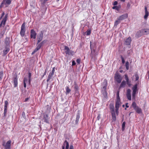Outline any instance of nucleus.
I'll return each instance as SVG.
<instances>
[{
	"label": "nucleus",
	"instance_id": "38",
	"mask_svg": "<svg viewBox=\"0 0 149 149\" xmlns=\"http://www.w3.org/2000/svg\"><path fill=\"white\" fill-rule=\"evenodd\" d=\"M127 99L130 100H131V94H127Z\"/></svg>",
	"mask_w": 149,
	"mask_h": 149
},
{
	"label": "nucleus",
	"instance_id": "27",
	"mask_svg": "<svg viewBox=\"0 0 149 149\" xmlns=\"http://www.w3.org/2000/svg\"><path fill=\"white\" fill-rule=\"evenodd\" d=\"M120 100H116V102L115 108H119Z\"/></svg>",
	"mask_w": 149,
	"mask_h": 149
},
{
	"label": "nucleus",
	"instance_id": "21",
	"mask_svg": "<svg viewBox=\"0 0 149 149\" xmlns=\"http://www.w3.org/2000/svg\"><path fill=\"white\" fill-rule=\"evenodd\" d=\"M10 43V38L8 37H6L5 40V44L6 46H9Z\"/></svg>",
	"mask_w": 149,
	"mask_h": 149
},
{
	"label": "nucleus",
	"instance_id": "19",
	"mask_svg": "<svg viewBox=\"0 0 149 149\" xmlns=\"http://www.w3.org/2000/svg\"><path fill=\"white\" fill-rule=\"evenodd\" d=\"M47 41L46 40H44L42 41L40 43H39L38 45L37 46L39 47L40 49L41 47L43 46V45Z\"/></svg>",
	"mask_w": 149,
	"mask_h": 149
},
{
	"label": "nucleus",
	"instance_id": "1",
	"mask_svg": "<svg viewBox=\"0 0 149 149\" xmlns=\"http://www.w3.org/2000/svg\"><path fill=\"white\" fill-rule=\"evenodd\" d=\"M101 86L102 88V93L104 97L105 98H107V93L106 91V90L107 86V80L106 79L104 80Z\"/></svg>",
	"mask_w": 149,
	"mask_h": 149
},
{
	"label": "nucleus",
	"instance_id": "28",
	"mask_svg": "<svg viewBox=\"0 0 149 149\" xmlns=\"http://www.w3.org/2000/svg\"><path fill=\"white\" fill-rule=\"evenodd\" d=\"M66 91L65 92V94L66 95L68 94L71 91L70 89L69 88V87L68 86L66 87Z\"/></svg>",
	"mask_w": 149,
	"mask_h": 149
},
{
	"label": "nucleus",
	"instance_id": "43",
	"mask_svg": "<svg viewBox=\"0 0 149 149\" xmlns=\"http://www.w3.org/2000/svg\"><path fill=\"white\" fill-rule=\"evenodd\" d=\"M4 4H5V3H4V1H3L0 5V8H1L3 7Z\"/></svg>",
	"mask_w": 149,
	"mask_h": 149
},
{
	"label": "nucleus",
	"instance_id": "59",
	"mask_svg": "<svg viewBox=\"0 0 149 149\" xmlns=\"http://www.w3.org/2000/svg\"><path fill=\"white\" fill-rule=\"evenodd\" d=\"M24 88H26V83L24 82Z\"/></svg>",
	"mask_w": 149,
	"mask_h": 149
},
{
	"label": "nucleus",
	"instance_id": "26",
	"mask_svg": "<svg viewBox=\"0 0 149 149\" xmlns=\"http://www.w3.org/2000/svg\"><path fill=\"white\" fill-rule=\"evenodd\" d=\"M111 115H112V118L113 120V121H115L116 120V114L115 112L112 113Z\"/></svg>",
	"mask_w": 149,
	"mask_h": 149
},
{
	"label": "nucleus",
	"instance_id": "64",
	"mask_svg": "<svg viewBox=\"0 0 149 149\" xmlns=\"http://www.w3.org/2000/svg\"><path fill=\"white\" fill-rule=\"evenodd\" d=\"M35 53V52L33 51L32 53V55H33Z\"/></svg>",
	"mask_w": 149,
	"mask_h": 149
},
{
	"label": "nucleus",
	"instance_id": "2",
	"mask_svg": "<svg viewBox=\"0 0 149 149\" xmlns=\"http://www.w3.org/2000/svg\"><path fill=\"white\" fill-rule=\"evenodd\" d=\"M95 45L94 43H92L91 42H90V47L91 50V56L92 58L95 60L96 58V57L98 55V53L96 52L95 50L93 49L94 46Z\"/></svg>",
	"mask_w": 149,
	"mask_h": 149
},
{
	"label": "nucleus",
	"instance_id": "55",
	"mask_svg": "<svg viewBox=\"0 0 149 149\" xmlns=\"http://www.w3.org/2000/svg\"><path fill=\"white\" fill-rule=\"evenodd\" d=\"M118 4V2L117 1H115L113 4V5L114 6H116Z\"/></svg>",
	"mask_w": 149,
	"mask_h": 149
},
{
	"label": "nucleus",
	"instance_id": "39",
	"mask_svg": "<svg viewBox=\"0 0 149 149\" xmlns=\"http://www.w3.org/2000/svg\"><path fill=\"white\" fill-rule=\"evenodd\" d=\"M135 81H137L139 79V76L137 73H135Z\"/></svg>",
	"mask_w": 149,
	"mask_h": 149
},
{
	"label": "nucleus",
	"instance_id": "11",
	"mask_svg": "<svg viewBox=\"0 0 149 149\" xmlns=\"http://www.w3.org/2000/svg\"><path fill=\"white\" fill-rule=\"evenodd\" d=\"M36 33L35 31L33 29H31V37L35 39L36 38Z\"/></svg>",
	"mask_w": 149,
	"mask_h": 149
},
{
	"label": "nucleus",
	"instance_id": "18",
	"mask_svg": "<svg viewBox=\"0 0 149 149\" xmlns=\"http://www.w3.org/2000/svg\"><path fill=\"white\" fill-rule=\"evenodd\" d=\"M132 41V39L130 37H128L125 41V44L127 45H130Z\"/></svg>",
	"mask_w": 149,
	"mask_h": 149
},
{
	"label": "nucleus",
	"instance_id": "22",
	"mask_svg": "<svg viewBox=\"0 0 149 149\" xmlns=\"http://www.w3.org/2000/svg\"><path fill=\"white\" fill-rule=\"evenodd\" d=\"M145 15L144 16V18L145 19H146L148 16V12L147 10V8L146 6H145Z\"/></svg>",
	"mask_w": 149,
	"mask_h": 149
},
{
	"label": "nucleus",
	"instance_id": "56",
	"mask_svg": "<svg viewBox=\"0 0 149 149\" xmlns=\"http://www.w3.org/2000/svg\"><path fill=\"white\" fill-rule=\"evenodd\" d=\"M69 149H74V147L73 145H70Z\"/></svg>",
	"mask_w": 149,
	"mask_h": 149
},
{
	"label": "nucleus",
	"instance_id": "29",
	"mask_svg": "<svg viewBox=\"0 0 149 149\" xmlns=\"http://www.w3.org/2000/svg\"><path fill=\"white\" fill-rule=\"evenodd\" d=\"M79 118L80 116L79 113H77L76 116V118L75 120V122L76 124H77L78 123Z\"/></svg>",
	"mask_w": 149,
	"mask_h": 149
},
{
	"label": "nucleus",
	"instance_id": "40",
	"mask_svg": "<svg viewBox=\"0 0 149 149\" xmlns=\"http://www.w3.org/2000/svg\"><path fill=\"white\" fill-rule=\"evenodd\" d=\"M24 82L25 83H29V81H28V79L26 78H24Z\"/></svg>",
	"mask_w": 149,
	"mask_h": 149
},
{
	"label": "nucleus",
	"instance_id": "46",
	"mask_svg": "<svg viewBox=\"0 0 149 149\" xmlns=\"http://www.w3.org/2000/svg\"><path fill=\"white\" fill-rule=\"evenodd\" d=\"M121 59H122V63L123 64V63H125V62L124 59L123 58V57L122 56H121Z\"/></svg>",
	"mask_w": 149,
	"mask_h": 149
},
{
	"label": "nucleus",
	"instance_id": "51",
	"mask_svg": "<svg viewBox=\"0 0 149 149\" xmlns=\"http://www.w3.org/2000/svg\"><path fill=\"white\" fill-rule=\"evenodd\" d=\"M81 61V59L79 58L77 59V62L78 64H79L80 63Z\"/></svg>",
	"mask_w": 149,
	"mask_h": 149
},
{
	"label": "nucleus",
	"instance_id": "45",
	"mask_svg": "<svg viewBox=\"0 0 149 149\" xmlns=\"http://www.w3.org/2000/svg\"><path fill=\"white\" fill-rule=\"evenodd\" d=\"M40 49V48H39L37 46L36 47V49L33 50L35 52H37L38 50H39Z\"/></svg>",
	"mask_w": 149,
	"mask_h": 149
},
{
	"label": "nucleus",
	"instance_id": "17",
	"mask_svg": "<svg viewBox=\"0 0 149 149\" xmlns=\"http://www.w3.org/2000/svg\"><path fill=\"white\" fill-rule=\"evenodd\" d=\"M140 32L143 34H149V29H142L140 30Z\"/></svg>",
	"mask_w": 149,
	"mask_h": 149
},
{
	"label": "nucleus",
	"instance_id": "35",
	"mask_svg": "<svg viewBox=\"0 0 149 149\" xmlns=\"http://www.w3.org/2000/svg\"><path fill=\"white\" fill-rule=\"evenodd\" d=\"M125 66L126 69L127 70H128L129 69V62L128 61H127L126 62Z\"/></svg>",
	"mask_w": 149,
	"mask_h": 149
},
{
	"label": "nucleus",
	"instance_id": "47",
	"mask_svg": "<svg viewBox=\"0 0 149 149\" xmlns=\"http://www.w3.org/2000/svg\"><path fill=\"white\" fill-rule=\"evenodd\" d=\"M119 108H116V112L117 115H118L119 113L118 111Z\"/></svg>",
	"mask_w": 149,
	"mask_h": 149
},
{
	"label": "nucleus",
	"instance_id": "8",
	"mask_svg": "<svg viewBox=\"0 0 149 149\" xmlns=\"http://www.w3.org/2000/svg\"><path fill=\"white\" fill-rule=\"evenodd\" d=\"M17 75L15 74L13 77L12 78V79L13 80V83L14 84V86L16 87L17 86L18 82H17Z\"/></svg>",
	"mask_w": 149,
	"mask_h": 149
},
{
	"label": "nucleus",
	"instance_id": "48",
	"mask_svg": "<svg viewBox=\"0 0 149 149\" xmlns=\"http://www.w3.org/2000/svg\"><path fill=\"white\" fill-rule=\"evenodd\" d=\"M125 79L126 80V81L129 80L127 75V74L125 75Z\"/></svg>",
	"mask_w": 149,
	"mask_h": 149
},
{
	"label": "nucleus",
	"instance_id": "57",
	"mask_svg": "<svg viewBox=\"0 0 149 149\" xmlns=\"http://www.w3.org/2000/svg\"><path fill=\"white\" fill-rule=\"evenodd\" d=\"M117 100H120L119 95L117 96Z\"/></svg>",
	"mask_w": 149,
	"mask_h": 149
},
{
	"label": "nucleus",
	"instance_id": "6",
	"mask_svg": "<svg viewBox=\"0 0 149 149\" xmlns=\"http://www.w3.org/2000/svg\"><path fill=\"white\" fill-rule=\"evenodd\" d=\"M25 23L24 22L22 25L21 29L20 32V34L21 36L23 37L25 32Z\"/></svg>",
	"mask_w": 149,
	"mask_h": 149
},
{
	"label": "nucleus",
	"instance_id": "25",
	"mask_svg": "<svg viewBox=\"0 0 149 149\" xmlns=\"http://www.w3.org/2000/svg\"><path fill=\"white\" fill-rule=\"evenodd\" d=\"M126 84V82L125 81H123L121 82L120 86L119 87V89L121 88H124L125 87Z\"/></svg>",
	"mask_w": 149,
	"mask_h": 149
},
{
	"label": "nucleus",
	"instance_id": "32",
	"mask_svg": "<svg viewBox=\"0 0 149 149\" xmlns=\"http://www.w3.org/2000/svg\"><path fill=\"white\" fill-rule=\"evenodd\" d=\"M53 75H52V74H51V73H50L48 77V78L47 80V82H48L50 79H51Z\"/></svg>",
	"mask_w": 149,
	"mask_h": 149
},
{
	"label": "nucleus",
	"instance_id": "34",
	"mask_svg": "<svg viewBox=\"0 0 149 149\" xmlns=\"http://www.w3.org/2000/svg\"><path fill=\"white\" fill-rule=\"evenodd\" d=\"M74 88L75 90V91H76L78 90V87L77 85L76 84V82H74Z\"/></svg>",
	"mask_w": 149,
	"mask_h": 149
},
{
	"label": "nucleus",
	"instance_id": "30",
	"mask_svg": "<svg viewBox=\"0 0 149 149\" xmlns=\"http://www.w3.org/2000/svg\"><path fill=\"white\" fill-rule=\"evenodd\" d=\"M140 32V30L136 34V38H139L141 36L142 34Z\"/></svg>",
	"mask_w": 149,
	"mask_h": 149
},
{
	"label": "nucleus",
	"instance_id": "49",
	"mask_svg": "<svg viewBox=\"0 0 149 149\" xmlns=\"http://www.w3.org/2000/svg\"><path fill=\"white\" fill-rule=\"evenodd\" d=\"M131 90L130 89H128L127 91V94H130Z\"/></svg>",
	"mask_w": 149,
	"mask_h": 149
},
{
	"label": "nucleus",
	"instance_id": "4",
	"mask_svg": "<svg viewBox=\"0 0 149 149\" xmlns=\"http://www.w3.org/2000/svg\"><path fill=\"white\" fill-rule=\"evenodd\" d=\"M122 79V77L120 75L118 72H116L114 76V80L118 83H121Z\"/></svg>",
	"mask_w": 149,
	"mask_h": 149
},
{
	"label": "nucleus",
	"instance_id": "62",
	"mask_svg": "<svg viewBox=\"0 0 149 149\" xmlns=\"http://www.w3.org/2000/svg\"><path fill=\"white\" fill-rule=\"evenodd\" d=\"M128 103H126V104L125 106H126V107H127V108H128L129 107V106L128 105Z\"/></svg>",
	"mask_w": 149,
	"mask_h": 149
},
{
	"label": "nucleus",
	"instance_id": "23",
	"mask_svg": "<svg viewBox=\"0 0 149 149\" xmlns=\"http://www.w3.org/2000/svg\"><path fill=\"white\" fill-rule=\"evenodd\" d=\"M8 17V14H6L5 15V17L3 18V19L2 21V22H3V26H4L7 20V18Z\"/></svg>",
	"mask_w": 149,
	"mask_h": 149
},
{
	"label": "nucleus",
	"instance_id": "10",
	"mask_svg": "<svg viewBox=\"0 0 149 149\" xmlns=\"http://www.w3.org/2000/svg\"><path fill=\"white\" fill-rule=\"evenodd\" d=\"M8 104V102L7 100H6L5 102V105L4 107V116L5 117L6 116V114L7 112V105Z\"/></svg>",
	"mask_w": 149,
	"mask_h": 149
},
{
	"label": "nucleus",
	"instance_id": "7",
	"mask_svg": "<svg viewBox=\"0 0 149 149\" xmlns=\"http://www.w3.org/2000/svg\"><path fill=\"white\" fill-rule=\"evenodd\" d=\"M64 50L65 53L66 54L73 55L74 52L71 51L68 47L67 46H65Z\"/></svg>",
	"mask_w": 149,
	"mask_h": 149
},
{
	"label": "nucleus",
	"instance_id": "36",
	"mask_svg": "<svg viewBox=\"0 0 149 149\" xmlns=\"http://www.w3.org/2000/svg\"><path fill=\"white\" fill-rule=\"evenodd\" d=\"M125 122H124L122 124V131H124V130L125 128Z\"/></svg>",
	"mask_w": 149,
	"mask_h": 149
},
{
	"label": "nucleus",
	"instance_id": "14",
	"mask_svg": "<svg viewBox=\"0 0 149 149\" xmlns=\"http://www.w3.org/2000/svg\"><path fill=\"white\" fill-rule=\"evenodd\" d=\"M65 145H66L65 149H68L69 147V144L68 142L66 140H65L62 146V149H65Z\"/></svg>",
	"mask_w": 149,
	"mask_h": 149
},
{
	"label": "nucleus",
	"instance_id": "61",
	"mask_svg": "<svg viewBox=\"0 0 149 149\" xmlns=\"http://www.w3.org/2000/svg\"><path fill=\"white\" fill-rule=\"evenodd\" d=\"M46 70H45V72L44 73V74L42 76V77H43L46 74Z\"/></svg>",
	"mask_w": 149,
	"mask_h": 149
},
{
	"label": "nucleus",
	"instance_id": "42",
	"mask_svg": "<svg viewBox=\"0 0 149 149\" xmlns=\"http://www.w3.org/2000/svg\"><path fill=\"white\" fill-rule=\"evenodd\" d=\"M3 73L2 72H0V78L1 79L3 77Z\"/></svg>",
	"mask_w": 149,
	"mask_h": 149
},
{
	"label": "nucleus",
	"instance_id": "3",
	"mask_svg": "<svg viewBox=\"0 0 149 149\" xmlns=\"http://www.w3.org/2000/svg\"><path fill=\"white\" fill-rule=\"evenodd\" d=\"M132 106L137 113H142L141 109L137 106L136 103L135 102L132 103Z\"/></svg>",
	"mask_w": 149,
	"mask_h": 149
},
{
	"label": "nucleus",
	"instance_id": "15",
	"mask_svg": "<svg viewBox=\"0 0 149 149\" xmlns=\"http://www.w3.org/2000/svg\"><path fill=\"white\" fill-rule=\"evenodd\" d=\"M42 120L44 122L47 123H49V119L48 118V116L47 114H45L44 115L43 118L42 119Z\"/></svg>",
	"mask_w": 149,
	"mask_h": 149
},
{
	"label": "nucleus",
	"instance_id": "13",
	"mask_svg": "<svg viewBox=\"0 0 149 149\" xmlns=\"http://www.w3.org/2000/svg\"><path fill=\"white\" fill-rule=\"evenodd\" d=\"M9 46H6L5 49L3 51V56H4L6 55L9 52Z\"/></svg>",
	"mask_w": 149,
	"mask_h": 149
},
{
	"label": "nucleus",
	"instance_id": "63",
	"mask_svg": "<svg viewBox=\"0 0 149 149\" xmlns=\"http://www.w3.org/2000/svg\"><path fill=\"white\" fill-rule=\"evenodd\" d=\"M28 99H29V98H26L25 99L24 101L25 102H27L28 101Z\"/></svg>",
	"mask_w": 149,
	"mask_h": 149
},
{
	"label": "nucleus",
	"instance_id": "9",
	"mask_svg": "<svg viewBox=\"0 0 149 149\" xmlns=\"http://www.w3.org/2000/svg\"><path fill=\"white\" fill-rule=\"evenodd\" d=\"M137 84H135L132 88V98H134L136 92L137 91Z\"/></svg>",
	"mask_w": 149,
	"mask_h": 149
},
{
	"label": "nucleus",
	"instance_id": "50",
	"mask_svg": "<svg viewBox=\"0 0 149 149\" xmlns=\"http://www.w3.org/2000/svg\"><path fill=\"white\" fill-rule=\"evenodd\" d=\"M54 71H55V68L54 67L53 68V69L52 71V72L51 73V74H52V75H53L54 74Z\"/></svg>",
	"mask_w": 149,
	"mask_h": 149
},
{
	"label": "nucleus",
	"instance_id": "37",
	"mask_svg": "<svg viewBox=\"0 0 149 149\" xmlns=\"http://www.w3.org/2000/svg\"><path fill=\"white\" fill-rule=\"evenodd\" d=\"M28 76H29V84H30V81H31V73H30V72L29 73Z\"/></svg>",
	"mask_w": 149,
	"mask_h": 149
},
{
	"label": "nucleus",
	"instance_id": "24",
	"mask_svg": "<svg viewBox=\"0 0 149 149\" xmlns=\"http://www.w3.org/2000/svg\"><path fill=\"white\" fill-rule=\"evenodd\" d=\"M5 3V5H9L11 3L12 0H3Z\"/></svg>",
	"mask_w": 149,
	"mask_h": 149
},
{
	"label": "nucleus",
	"instance_id": "54",
	"mask_svg": "<svg viewBox=\"0 0 149 149\" xmlns=\"http://www.w3.org/2000/svg\"><path fill=\"white\" fill-rule=\"evenodd\" d=\"M4 15H5V13H4V12H3L1 14V16L0 17V19H1L2 18V17L4 16Z\"/></svg>",
	"mask_w": 149,
	"mask_h": 149
},
{
	"label": "nucleus",
	"instance_id": "12",
	"mask_svg": "<svg viewBox=\"0 0 149 149\" xmlns=\"http://www.w3.org/2000/svg\"><path fill=\"white\" fill-rule=\"evenodd\" d=\"M128 17V14L127 13H125L124 15H123L120 16L118 18L119 19V20H122L126 19Z\"/></svg>",
	"mask_w": 149,
	"mask_h": 149
},
{
	"label": "nucleus",
	"instance_id": "33",
	"mask_svg": "<svg viewBox=\"0 0 149 149\" xmlns=\"http://www.w3.org/2000/svg\"><path fill=\"white\" fill-rule=\"evenodd\" d=\"M120 20H119V19L118 18V19L115 22L114 26H117L118 24L120 22Z\"/></svg>",
	"mask_w": 149,
	"mask_h": 149
},
{
	"label": "nucleus",
	"instance_id": "58",
	"mask_svg": "<svg viewBox=\"0 0 149 149\" xmlns=\"http://www.w3.org/2000/svg\"><path fill=\"white\" fill-rule=\"evenodd\" d=\"M3 24V22L2 21L0 24V27L2 26Z\"/></svg>",
	"mask_w": 149,
	"mask_h": 149
},
{
	"label": "nucleus",
	"instance_id": "44",
	"mask_svg": "<svg viewBox=\"0 0 149 149\" xmlns=\"http://www.w3.org/2000/svg\"><path fill=\"white\" fill-rule=\"evenodd\" d=\"M4 4H5V3H4V1H3L0 5V8H1L3 7Z\"/></svg>",
	"mask_w": 149,
	"mask_h": 149
},
{
	"label": "nucleus",
	"instance_id": "52",
	"mask_svg": "<svg viewBox=\"0 0 149 149\" xmlns=\"http://www.w3.org/2000/svg\"><path fill=\"white\" fill-rule=\"evenodd\" d=\"M127 84L129 86H130L131 85L130 84V81L129 80L128 81H126Z\"/></svg>",
	"mask_w": 149,
	"mask_h": 149
},
{
	"label": "nucleus",
	"instance_id": "16",
	"mask_svg": "<svg viewBox=\"0 0 149 149\" xmlns=\"http://www.w3.org/2000/svg\"><path fill=\"white\" fill-rule=\"evenodd\" d=\"M11 143V141L10 140H9L7 141L5 145V149H10Z\"/></svg>",
	"mask_w": 149,
	"mask_h": 149
},
{
	"label": "nucleus",
	"instance_id": "20",
	"mask_svg": "<svg viewBox=\"0 0 149 149\" xmlns=\"http://www.w3.org/2000/svg\"><path fill=\"white\" fill-rule=\"evenodd\" d=\"M111 113L115 112L114 105L113 104H111L109 105Z\"/></svg>",
	"mask_w": 149,
	"mask_h": 149
},
{
	"label": "nucleus",
	"instance_id": "31",
	"mask_svg": "<svg viewBox=\"0 0 149 149\" xmlns=\"http://www.w3.org/2000/svg\"><path fill=\"white\" fill-rule=\"evenodd\" d=\"M120 8L121 6H114L112 7V8L114 9H116L117 10H118Z\"/></svg>",
	"mask_w": 149,
	"mask_h": 149
},
{
	"label": "nucleus",
	"instance_id": "5",
	"mask_svg": "<svg viewBox=\"0 0 149 149\" xmlns=\"http://www.w3.org/2000/svg\"><path fill=\"white\" fill-rule=\"evenodd\" d=\"M44 31H41L38 33L37 36V39L38 40L37 44L39 43L42 40L43 36Z\"/></svg>",
	"mask_w": 149,
	"mask_h": 149
},
{
	"label": "nucleus",
	"instance_id": "60",
	"mask_svg": "<svg viewBox=\"0 0 149 149\" xmlns=\"http://www.w3.org/2000/svg\"><path fill=\"white\" fill-rule=\"evenodd\" d=\"M119 91H118L117 93V96L119 95Z\"/></svg>",
	"mask_w": 149,
	"mask_h": 149
},
{
	"label": "nucleus",
	"instance_id": "41",
	"mask_svg": "<svg viewBox=\"0 0 149 149\" xmlns=\"http://www.w3.org/2000/svg\"><path fill=\"white\" fill-rule=\"evenodd\" d=\"M91 33V31L90 30H88L86 31V35L87 36L89 35Z\"/></svg>",
	"mask_w": 149,
	"mask_h": 149
},
{
	"label": "nucleus",
	"instance_id": "53",
	"mask_svg": "<svg viewBox=\"0 0 149 149\" xmlns=\"http://www.w3.org/2000/svg\"><path fill=\"white\" fill-rule=\"evenodd\" d=\"M76 64V63L73 60L72 61V65L74 66V65Z\"/></svg>",
	"mask_w": 149,
	"mask_h": 149
}]
</instances>
